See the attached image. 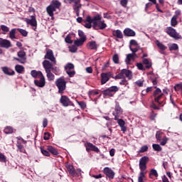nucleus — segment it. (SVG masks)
<instances>
[{"mask_svg":"<svg viewBox=\"0 0 182 182\" xmlns=\"http://www.w3.org/2000/svg\"><path fill=\"white\" fill-rule=\"evenodd\" d=\"M161 134H163V132L160 131H157L156 133V140H161Z\"/></svg>","mask_w":182,"mask_h":182,"instance_id":"56","label":"nucleus"},{"mask_svg":"<svg viewBox=\"0 0 182 182\" xmlns=\"http://www.w3.org/2000/svg\"><path fill=\"white\" fill-rule=\"evenodd\" d=\"M104 173L108 178L113 179L114 178V171L113 170L110 169L109 167L104 168Z\"/></svg>","mask_w":182,"mask_h":182,"instance_id":"16","label":"nucleus"},{"mask_svg":"<svg viewBox=\"0 0 182 182\" xmlns=\"http://www.w3.org/2000/svg\"><path fill=\"white\" fill-rule=\"evenodd\" d=\"M178 49V45L176 43H173L169 46V50H177Z\"/></svg>","mask_w":182,"mask_h":182,"instance_id":"46","label":"nucleus"},{"mask_svg":"<svg viewBox=\"0 0 182 182\" xmlns=\"http://www.w3.org/2000/svg\"><path fill=\"white\" fill-rule=\"evenodd\" d=\"M112 36L117 38V39H123V33L120 30H114L112 31Z\"/></svg>","mask_w":182,"mask_h":182,"instance_id":"22","label":"nucleus"},{"mask_svg":"<svg viewBox=\"0 0 182 182\" xmlns=\"http://www.w3.org/2000/svg\"><path fill=\"white\" fill-rule=\"evenodd\" d=\"M147 150H149V146H147L146 145H144L141 147V149L139 151V153H144L147 151Z\"/></svg>","mask_w":182,"mask_h":182,"instance_id":"47","label":"nucleus"},{"mask_svg":"<svg viewBox=\"0 0 182 182\" xmlns=\"http://www.w3.org/2000/svg\"><path fill=\"white\" fill-rule=\"evenodd\" d=\"M41 151L43 156H46L47 157H49L50 156V154H49V151L45 150L43 148H41Z\"/></svg>","mask_w":182,"mask_h":182,"instance_id":"53","label":"nucleus"},{"mask_svg":"<svg viewBox=\"0 0 182 182\" xmlns=\"http://www.w3.org/2000/svg\"><path fill=\"white\" fill-rule=\"evenodd\" d=\"M43 66L46 70V72H48L49 70H53L55 72H58V68L53 67V65L50 63V62L48 60H45L43 62Z\"/></svg>","mask_w":182,"mask_h":182,"instance_id":"10","label":"nucleus"},{"mask_svg":"<svg viewBox=\"0 0 182 182\" xmlns=\"http://www.w3.org/2000/svg\"><path fill=\"white\" fill-rule=\"evenodd\" d=\"M0 161L1 163H6V156L2 153H0Z\"/></svg>","mask_w":182,"mask_h":182,"instance_id":"48","label":"nucleus"},{"mask_svg":"<svg viewBox=\"0 0 182 182\" xmlns=\"http://www.w3.org/2000/svg\"><path fill=\"white\" fill-rule=\"evenodd\" d=\"M109 82V73H102L101 74V85H105Z\"/></svg>","mask_w":182,"mask_h":182,"instance_id":"21","label":"nucleus"},{"mask_svg":"<svg viewBox=\"0 0 182 182\" xmlns=\"http://www.w3.org/2000/svg\"><path fill=\"white\" fill-rule=\"evenodd\" d=\"M25 22L27 25H31V26H34L36 28L38 26V21H36V16L33 15L31 18H25Z\"/></svg>","mask_w":182,"mask_h":182,"instance_id":"12","label":"nucleus"},{"mask_svg":"<svg viewBox=\"0 0 182 182\" xmlns=\"http://www.w3.org/2000/svg\"><path fill=\"white\" fill-rule=\"evenodd\" d=\"M129 3V0H120V5L124 8L127 6V4Z\"/></svg>","mask_w":182,"mask_h":182,"instance_id":"55","label":"nucleus"},{"mask_svg":"<svg viewBox=\"0 0 182 182\" xmlns=\"http://www.w3.org/2000/svg\"><path fill=\"white\" fill-rule=\"evenodd\" d=\"M17 56L18 57H14V60H17L18 63H22L23 65L26 63V53L23 50H20L17 53Z\"/></svg>","mask_w":182,"mask_h":182,"instance_id":"6","label":"nucleus"},{"mask_svg":"<svg viewBox=\"0 0 182 182\" xmlns=\"http://www.w3.org/2000/svg\"><path fill=\"white\" fill-rule=\"evenodd\" d=\"M85 41H86V37H82L78 40H75L74 41V44L75 45V46H82V45H83V43H85Z\"/></svg>","mask_w":182,"mask_h":182,"instance_id":"26","label":"nucleus"},{"mask_svg":"<svg viewBox=\"0 0 182 182\" xmlns=\"http://www.w3.org/2000/svg\"><path fill=\"white\" fill-rule=\"evenodd\" d=\"M114 116V119L117 120L118 125L121 127V132L123 133H126L127 132V127H126V122L123 119H120L122 117V114H123V109L120 107V105L119 102H116L114 111L112 112Z\"/></svg>","mask_w":182,"mask_h":182,"instance_id":"1","label":"nucleus"},{"mask_svg":"<svg viewBox=\"0 0 182 182\" xmlns=\"http://www.w3.org/2000/svg\"><path fill=\"white\" fill-rule=\"evenodd\" d=\"M1 70L5 75H8L9 76H14L15 75V71L8 67H3Z\"/></svg>","mask_w":182,"mask_h":182,"instance_id":"19","label":"nucleus"},{"mask_svg":"<svg viewBox=\"0 0 182 182\" xmlns=\"http://www.w3.org/2000/svg\"><path fill=\"white\" fill-rule=\"evenodd\" d=\"M50 137V134H49V132L44 133V137H43L44 140H49Z\"/></svg>","mask_w":182,"mask_h":182,"instance_id":"63","label":"nucleus"},{"mask_svg":"<svg viewBox=\"0 0 182 182\" xmlns=\"http://www.w3.org/2000/svg\"><path fill=\"white\" fill-rule=\"evenodd\" d=\"M62 6V3L58 0H53L50 5L46 8V12L49 16L53 18L54 12H56V9H59Z\"/></svg>","mask_w":182,"mask_h":182,"instance_id":"2","label":"nucleus"},{"mask_svg":"<svg viewBox=\"0 0 182 182\" xmlns=\"http://www.w3.org/2000/svg\"><path fill=\"white\" fill-rule=\"evenodd\" d=\"M167 141H168V138L167 136H164L160 142L161 146H166L167 144Z\"/></svg>","mask_w":182,"mask_h":182,"instance_id":"43","label":"nucleus"},{"mask_svg":"<svg viewBox=\"0 0 182 182\" xmlns=\"http://www.w3.org/2000/svg\"><path fill=\"white\" fill-rule=\"evenodd\" d=\"M153 176L154 177H159V173L156 169H151L149 172V178H153Z\"/></svg>","mask_w":182,"mask_h":182,"instance_id":"36","label":"nucleus"},{"mask_svg":"<svg viewBox=\"0 0 182 182\" xmlns=\"http://www.w3.org/2000/svg\"><path fill=\"white\" fill-rule=\"evenodd\" d=\"M87 147H89L90 150H92V151H96V153H99V151H100L99 148H97V146L93 145V144L88 143Z\"/></svg>","mask_w":182,"mask_h":182,"instance_id":"33","label":"nucleus"},{"mask_svg":"<svg viewBox=\"0 0 182 182\" xmlns=\"http://www.w3.org/2000/svg\"><path fill=\"white\" fill-rule=\"evenodd\" d=\"M65 167L70 176L73 177H75L76 176V171L75 170V168L73 166L70 164H66Z\"/></svg>","mask_w":182,"mask_h":182,"instance_id":"17","label":"nucleus"},{"mask_svg":"<svg viewBox=\"0 0 182 182\" xmlns=\"http://www.w3.org/2000/svg\"><path fill=\"white\" fill-rule=\"evenodd\" d=\"M77 105H79V106L81 107V109H86V102L82 101V102H79L77 101Z\"/></svg>","mask_w":182,"mask_h":182,"instance_id":"54","label":"nucleus"},{"mask_svg":"<svg viewBox=\"0 0 182 182\" xmlns=\"http://www.w3.org/2000/svg\"><path fill=\"white\" fill-rule=\"evenodd\" d=\"M134 56H136V53H129L127 55L125 62L127 65H130V62L132 59H134Z\"/></svg>","mask_w":182,"mask_h":182,"instance_id":"25","label":"nucleus"},{"mask_svg":"<svg viewBox=\"0 0 182 182\" xmlns=\"http://www.w3.org/2000/svg\"><path fill=\"white\" fill-rule=\"evenodd\" d=\"M15 70L17 72V73L22 74L23 72H25V67L21 65H16L15 66Z\"/></svg>","mask_w":182,"mask_h":182,"instance_id":"29","label":"nucleus"},{"mask_svg":"<svg viewBox=\"0 0 182 182\" xmlns=\"http://www.w3.org/2000/svg\"><path fill=\"white\" fill-rule=\"evenodd\" d=\"M47 150H48L50 153H51V154H53V156H58V154H59V152H58V149H55L52 146H48L47 147Z\"/></svg>","mask_w":182,"mask_h":182,"instance_id":"28","label":"nucleus"},{"mask_svg":"<svg viewBox=\"0 0 182 182\" xmlns=\"http://www.w3.org/2000/svg\"><path fill=\"white\" fill-rule=\"evenodd\" d=\"M143 65H145L146 69H150V68H151L152 63H151V60L147 59V58H144L142 61Z\"/></svg>","mask_w":182,"mask_h":182,"instance_id":"27","label":"nucleus"},{"mask_svg":"<svg viewBox=\"0 0 182 182\" xmlns=\"http://www.w3.org/2000/svg\"><path fill=\"white\" fill-rule=\"evenodd\" d=\"M113 62L115 63H119V55L114 54L112 57Z\"/></svg>","mask_w":182,"mask_h":182,"instance_id":"57","label":"nucleus"},{"mask_svg":"<svg viewBox=\"0 0 182 182\" xmlns=\"http://www.w3.org/2000/svg\"><path fill=\"white\" fill-rule=\"evenodd\" d=\"M85 22H87L84 25L85 28L90 29V28H92V23L93 26V17L92 18L90 16H87Z\"/></svg>","mask_w":182,"mask_h":182,"instance_id":"18","label":"nucleus"},{"mask_svg":"<svg viewBox=\"0 0 182 182\" xmlns=\"http://www.w3.org/2000/svg\"><path fill=\"white\" fill-rule=\"evenodd\" d=\"M145 177H146V173L140 172L139 176L138 177V182H144L143 180H144Z\"/></svg>","mask_w":182,"mask_h":182,"instance_id":"39","label":"nucleus"},{"mask_svg":"<svg viewBox=\"0 0 182 182\" xmlns=\"http://www.w3.org/2000/svg\"><path fill=\"white\" fill-rule=\"evenodd\" d=\"M147 163H149V156H143L139 159V169L141 172L144 173L147 168Z\"/></svg>","mask_w":182,"mask_h":182,"instance_id":"7","label":"nucleus"},{"mask_svg":"<svg viewBox=\"0 0 182 182\" xmlns=\"http://www.w3.org/2000/svg\"><path fill=\"white\" fill-rule=\"evenodd\" d=\"M108 89H109L110 92L112 93H116V92L119 91V87H117V86H112Z\"/></svg>","mask_w":182,"mask_h":182,"instance_id":"52","label":"nucleus"},{"mask_svg":"<svg viewBox=\"0 0 182 182\" xmlns=\"http://www.w3.org/2000/svg\"><path fill=\"white\" fill-rule=\"evenodd\" d=\"M135 83H136V86H139V87H143L144 81L143 80H137Z\"/></svg>","mask_w":182,"mask_h":182,"instance_id":"62","label":"nucleus"},{"mask_svg":"<svg viewBox=\"0 0 182 182\" xmlns=\"http://www.w3.org/2000/svg\"><path fill=\"white\" fill-rule=\"evenodd\" d=\"M4 132L6 134H11V133H14V128H12L11 127H6L4 129Z\"/></svg>","mask_w":182,"mask_h":182,"instance_id":"38","label":"nucleus"},{"mask_svg":"<svg viewBox=\"0 0 182 182\" xmlns=\"http://www.w3.org/2000/svg\"><path fill=\"white\" fill-rule=\"evenodd\" d=\"M46 73L48 80H49L50 82H52V80H55V75L52 73V70L46 71Z\"/></svg>","mask_w":182,"mask_h":182,"instance_id":"30","label":"nucleus"},{"mask_svg":"<svg viewBox=\"0 0 182 182\" xmlns=\"http://www.w3.org/2000/svg\"><path fill=\"white\" fill-rule=\"evenodd\" d=\"M0 28L3 32V35H6V33H8V32H9V27H8L5 25L0 26Z\"/></svg>","mask_w":182,"mask_h":182,"instance_id":"35","label":"nucleus"},{"mask_svg":"<svg viewBox=\"0 0 182 182\" xmlns=\"http://www.w3.org/2000/svg\"><path fill=\"white\" fill-rule=\"evenodd\" d=\"M69 50L72 53H76V52H77V47H76V46H72L69 48Z\"/></svg>","mask_w":182,"mask_h":182,"instance_id":"51","label":"nucleus"},{"mask_svg":"<svg viewBox=\"0 0 182 182\" xmlns=\"http://www.w3.org/2000/svg\"><path fill=\"white\" fill-rule=\"evenodd\" d=\"M129 49H130L131 52H132V53H136V52H137L139 50V46L135 48L129 46Z\"/></svg>","mask_w":182,"mask_h":182,"instance_id":"58","label":"nucleus"},{"mask_svg":"<svg viewBox=\"0 0 182 182\" xmlns=\"http://www.w3.org/2000/svg\"><path fill=\"white\" fill-rule=\"evenodd\" d=\"M16 28H13L9 32V38L10 39H16Z\"/></svg>","mask_w":182,"mask_h":182,"instance_id":"34","label":"nucleus"},{"mask_svg":"<svg viewBox=\"0 0 182 182\" xmlns=\"http://www.w3.org/2000/svg\"><path fill=\"white\" fill-rule=\"evenodd\" d=\"M87 48L91 50H96V49H97V44L96 43V41H90L87 44Z\"/></svg>","mask_w":182,"mask_h":182,"instance_id":"23","label":"nucleus"},{"mask_svg":"<svg viewBox=\"0 0 182 182\" xmlns=\"http://www.w3.org/2000/svg\"><path fill=\"white\" fill-rule=\"evenodd\" d=\"M73 69H75V65L70 63L65 66V70L70 77H73L76 73Z\"/></svg>","mask_w":182,"mask_h":182,"instance_id":"8","label":"nucleus"},{"mask_svg":"<svg viewBox=\"0 0 182 182\" xmlns=\"http://www.w3.org/2000/svg\"><path fill=\"white\" fill-rule=\"evenodd\" d=\"M166 32L173 39L178 40L182 38L181 36L172 27H167Z\"/></svg>","mask_w":182,"mask_h":182,"instance_id":"5","label":"nucleus"},{"mask_svg":"<svg viewBox=\"0 0 182 182\" xmlns=\"http://www.w3.org/2000/svg\"><path fill=\"white\" fill-rule=\"evenodd\" d=\"M98 94H99V90H92L91 91H89V92H88V95L90 97L96 96Z\"/></svg>","mask_w":182,"mask_h":182,"instance_id":"42","label":"nucleus"},{"mask_svg":"<svg viewBox=\"0 0 182 182\" xmlns=\"http://www.w3.org/2000/svg\"><path fill=\"white\" fill-rule=\"evenodd\" d=\"M0 46L1 48L9 49V48H12V43H11V41L9 40L0 38Z\"/></svg>","mask_w":182,"mask_h":182,"instance_id":"13","label":"nucleus"},{"mask_svg":"<svg viewBox=\"0 0 182 182\" xmlns=\"http://www.w3.org/2000/svg\"><path fill=\"white\" fill-rule=\"evenodd\" d=\"M155 43L161 50H166V49H167V46H164V44L159 41V40H156Z\"/></svg>","mask_w":182,"mask_h":182,"instance_id":"32","label":"nucleus"},{"mask_svg":"<svg viewBox=\"0 0 182 182\" xmlns=\"http://www.w3.org/2000/svg\"><path fill=\"white\" fill-rule=\"evenodd\" d=\"M45 59H48V60H50L53 65H56V58H55L53 50L51 49H47Z\"/></svg>","mask_w":182,"mask_h":182,"instance_id":"11","label":"nucleus"},{"mask_svg":"<svg viewBox=\"0 0 182 182\" xmlns=\"http://www.w3.org/2000/svg\"><path fill=\"white\" fill-rule=\"evenodd\" d=\"M31 75L32 77H34L35 79H36V77H41L43 76V74L41 71H36V70H31Z\"/></svg>","mask_w":182,"mask_h":182,"instance_id":"24","label":"nucleus"},{"mask_svg":"<svg viewBox=\"0 0 182 182\" xmlns=\"http://www.w3.org/2000/svg\"><path fill=\"white\" fill-rule=\"evenodd\" d=\"M136 66L139 70H144V67L143 66V63H139L136 64Z\"/></svg>","mask_w":182,"mask_h":182,"instance_id":"60","label":"nucleus"},{"mask_svg":"<svg viewBox=\"0 0 182 182\" xmlns=\"http://www.w3.org/2000/svg\"><path fill=\"white\" fill-rule=\"evenodd\" d=\"M70 4H74L73 9L76 13L77 16H79L80 12V8H82V4H80V0H67Z\"/></svg>","mask_w":182,"mask_h":182,"instance_id":"9","label":"nucleus"},{"mask_svg":"<svg viewBox=\"0 0 182 182\" xmlns=\"http://www.w3.org/2000/svg\"><path fill=\"white\" fill-rule=\"evenodd\" d=\"M119 84L120 85H124L125 86H127V85H129V82H127V80H126V78H122V80H121Z\"/></svg>","mask_w":182,"mask_h":182,"instance_id":"61","label":"nucleus"},{"mask_svg":"<svg viewBox=\"0 0 182 182\" xmlns=\"http://www.w3.org/2000/svg\"><path fill=\"white\" fill-rule=\"evenodd\" d=\"M154 89L156 90L154 92L153 96L156 97L157 95H160V93L161 92V90H160V88H157V87H154Z\"/></svg>","mask_w":182,"mask_h":182,"instance_id":"50","label":"nucleus"},{"mask_svg":"<svg viewBox=\"0 0 182 182\" xmlns=\"http://www.w3.org/2000/svg\"><path fill=\"white\" fill-rule=\"evenodd\" d=\"M60 102L65 107H68V106H70V105L72 103L70 100H69V97H68L66 95L61 96Z\"/></svg>","mask_w":182,"mask_h":182,"instance_id":"14","label":"nucleus"},{"mask_svg":"<svg viewBox=\"0 0 182 182\" xmlns=\"http://www.w3.org/2000/svg\"><path fill=\"white\" fill-rule=\"evenodd\" d=\"M124 36H136V32L133 31L132 28H125L124 30Z\"/></svg>","mask_w":182,"mask_h":182,"instance_id":"20","label":"nucleus"},{"mask_svg":"<svg viewBox=\"0 0 182 182\" xmlns=\"http://www.w3.org/2000/svg\"><path fill=\"white\" fill-rule=\"evenodd\" d=\"M34 84L38 87H43L45 85H46V82L45 81V76L43 75L40 77V80H35Z\"/></svg>","mask_w":182,"mask_h":182,"instance_id":"15","label":"nucleus"},{"mask_svg":"<svg viewBox=\"0 0 182 182\" xmlns=\"http://www.w3.org/2000/svg\"><path fill=\"white\" fill-rule=\"evenodd\" d=\"M152 147H153V149L155 151H161V150H163V149L161 148V146H160L159 144H154L152 145Z\"/></svg>","mask_w":182,"mask_h":182,"instance_id":"41","label":"nucleus"},{"mask_svg":"<svg viewBox=\"0 0 182 182\" xmlns=\"http://www.w3.org/2000/svg\"><path fill=\"white\" fill-rule=\"evenodd\" d=\"M55 85L58 89V92L62 94L66 89V81L63 78L60 77L56 80Z\"/></svg>","mask_w":182,"mask_h":182,"instance_id":"4","label":"nucleus"},{"mask_svg":"<svg viewBox=\"0 0 182 182\" xmlns=\"http://www.w3.org/2000/svg\"><path fill=\"white\" fill-rule=\"evenodd\" d=\"M163 95H164V94L162 93V94L159 95L158 97H156L154 98V100H155V102H156V103H159L160 99H161V97H163Z\"/></svg>","mask_w":182,"mask_h":182,"instance_id":"64","label":"nucleus"},{"mask_svg":"<svg viewBox=\"0 0 182 182\" xmlns=\"http://www.w3.org/2000/svg\"><path fill=\"white\" fill-rule=\"evenodd\" d=\"M92 21V28H94V29L99 28V29L103 30L107 28V25L105 23V21H102V16L99 14L93 17Z\"/></svg>","mask_w":182,"mask_h":182,"instance_id":"3","label":"nucleus"},{"mask_svg":"<svg viewBox=\"0 0 182 182\" xmlns=\"http://www.w3.org/2000/svg\"><path fill=\"white\" fill-rule=\"evenodd\" d=\"M129 46L132 48V46L137 47L139 46V43H137V41L136 40H131L129 42Z\"/></svg>","mask_w":182,"mask_h":182,"instance_id":"49","label":"nucleus"},{"mask_svg":"<svg viewBox=\"0 0 182 182\" xmlns=\"http://www.w3.org/2000/svg\"><path fill=\"white\" fill-rule=\"evenodd\" d=\"M104 96H109V97H113V92L109 90V89H107L103 91Z\"/></svg>","mask_w":182,"mask_h":182,"instance_id":"40","label":"nucleus"},{"mask_svg":"<svg viewBox=\"0 0 182 182\" xmlns=\"http://www.w3.org/2000/svg\"><path fill=\"white\" fill-rule=\"evenodd\" d=\"M65 41L66 43H72V39H71L70 36H69V35H68L65 37Z\"/></svg>","mask_w":182,"mask_h":182,"instance_id":"59","label":"nucleus"},{"mask_svg":"<svg viewBox=\"0 0 182 182\" xmlns=\"http://www.w3.org/2000/svg\"><path fill=\"white\" fill-rule=\"evenodd\" d=\"M115 79H124V73H123V70H121L120 73L115 76Z\"/></svg>","mask_w":182,"mask_h":182,"instance_id":"44","label":"nucleus"},{"mask_svg":"<svg viewBox=\"0 0 182 182\" xmlns=\"http://www.w3.org/2000/svg\"><path fill=\"white\" fill-rule=\"evenodd\" d=\"M122 73H124L126 77H127L129 80L132 79V73L131 70L127 69H122Z\"/></svg>","mask_w":182,"mask_h":182,"instance_id":"31","label":"nucleus"},{"mask_svg":"<svg viewBox=\"0 0 182 182\" xmlns=\"http://www.w3.org/2000/svg\"><path fill=\"white\" fill-rule=\"evenodd\" d=\"M178 22L177 21V16H173L171 20V26H177Z\"/></svg>","mask_w":182,"mask_h":182,"instance_id":"37","label":"nucleus"},{"mask_svg":"<svg viewBox=\"0 0 182 182\" xmlns=\"http://www.w3.org/2000/svg\"><path fill=\"white\" fill-rule=\"evenodd\" d=\"M17 31H18L21 33L22 36H28V31H26V30H23L22 28H17Z\"/></svg>","mask_w":182,"mask_h":182,"instance_id":"45","label":"nucleus"}]
</instances>
